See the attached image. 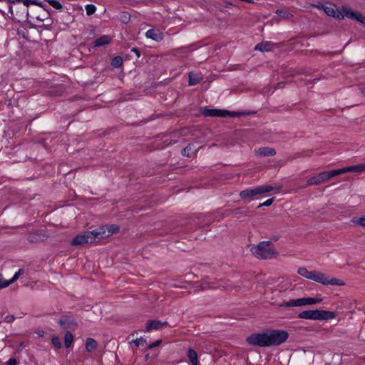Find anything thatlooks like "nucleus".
Here are the masks:
<instances>
[{"mask_svg": "<svg viewBox=\"0 0 365 365\" xmlns=\"http://www.w3.org/2000/svg\"><path fill=\"white\" fill-rule=\"evenodd\" d=\"M272 245L271 241H262L257 245H252L250 252L260 259L276 258L279 256V252L272 248Z\"/></svg>", "mask_w": 365, "mask_h": 365, "instance_id": "nucleus-1", "label": "nucleus"}, {"mask_svg": "<svg viewBox=\"0 0 365 365\" xmlns=\"http://www.w3.org/2000/svg\"><path fill=\"white\" fill-rule=\"evenodd\" d=\"M336 317V314L334 312L321 309L304 310L298 314L299 319L318 321L332 319Z\"/></svg>", "mask_w": 365, "mask_h": 365, "instance_id": "nucleus-2", "label": "nucleus"}, {"mask_svg": "<svg viewBox=\"0 0 365 365\" xmlns=\"http://www.w3.org/2000/svg\"><path fill=\"white\" fill-rule=\"evenodd\" d=\"M308 279L317 282L318 283H321L323 285H333V286H344L345 285V282L337 278L330 277L324 273L317 272V271H310L309 274Z\"/></svg>", "mask_w": 365, "mask_h": 365, "instance_id": "nucleus-3", "label": "nucleus"}, {"mask_svg": "<svg viewBox=\"0 0 365 365\" xmlns=\"http://www.w3.org/2000/svg\"><path fill=\"white\" fill-rule=\"evenodd\" d=\"M269 346H278L285 342L289 338V333L283 329H267Z\"/></svg>", "mask_w": 365, "mask_h": 365, "instance_id": "nucleus-4", "label": "nucleus"}, {"mask_svg": "<svg viewBox=\"0 0 365 365\" xmlns=\"http://www.w3.org/2000/svg\"><path fill=\"white\" fill-rule=\"evenodd\" d=\"M9 13L11 14L9 17L18 23H21L24 19H27L29 16V9L21 3L10 5Z\"/></svg>", "mask_w": 365, "mask_h": 365, "instance_id": "nucleus-5", "label": "nucleus"}, {"mask_svg": "<svg viewBox=\"0 0 365 365\" xmlns=\"http://www.w3.org/2000/svg\"><path fill=\"white\" fill-rule=\"evenodd\" d=\"M267 331L262 333H253L248 336L246 341L248 344L260 347H269Z\"/></svg>", "mask_w": 365, "mask_h": 365, "instance_id": "nucleus-6", "label": "nucleus"}, {"mask_svg": "<svg viewBox=\"0 0 365 365\" xmlns=\"http://www.w3.org/2000/svg\"><path fill=\"white\" fill-rule=\"evenodd\" d=\"M314 6L320 10H323L328 16L335 18L338 20L344 19V13L339 11L335 4H333V6H327L319 3L314 5Z\"/></svg>", "mask_w": 365, "mask_h": 365, "instance_id": "nucleus-7", "label": "nucleus"}, {"mask_svg": "<svg viewBox=\"0 0 365 365\" xmlns=\"http://www.w3.org/2000/svg\"><path fill=\"white\" fill-rule=\"evenodd\" d=\"M341 11L344 13V17L346 16L350 19L355 20L360 24L365 25V16L357 11H353L346 6H342Z\"/></svg>", "mask_w": 365, "mask_h": 365, "instance_id": "nucleus-8", "label": "nucleus"}, {"mask_svg": "<svg viewBox=\"0 0 365 365\" xmlns=\"http://www.w3.org/2000/svg\"><path fill=\"white\" fill-rule=\"evenodd\" d=\"M58 324L63 329L72 330H75L78 326L76 319L73 316L67 314L61 317Z\"/></svg>", "mask_w": 365, "mask_h": 365, "instance_id": "nucleus-9", "label": "nucleus"}, {"mask_svg": "<svg viewBox=\"0 0 365 365\" xmlns=\"http://www.w3.org/2000/svg\"><path fill=\"white\" fill-rule=\"evenodd\" d=\"M91 231H86L82 234L77 235L71 242L73 246H82L86 244L93 242L92 236L90 234Z\"/></svg>", "mask_w": 365, "mask_h": 365, "instance_id": "nucleus-10", "label": "nucleus"}, {"mask_svg": "<svg viewBox=\"0 0 365 365\" xmlns=\"http://www.w3.org/2000/svg\"><path fill=\"white\" fill-rule=\"evenodd\" d=\"M106 230H108L107 227L106 225H103L93 231H91L89 235L92 236L93 242H99L100 240L109 237Z\"/></svg>", "mask_w": 365, "mask_h": 365, "instance_id": "nucleus-11", "label": "nucleus"}, {"mask_svg": "<svg viewBox=\"0 0 365 365\" xmlns=\"http://www.w3.org/2000/svg\"><path fill=\"white\" fill-rule=\"evenodd\" d=\"M201 113L205 117L210 116L226 118L227 110L223 109L208 108L207 107H205L201 108Z\"/></svg>", "mask_w": 365, "mask_h": 365, "instance_id": "nucleus-12", "label": "nucleus"}, {"mask_svg": "<svg viewBox=\"0 0 365 365\" xmlns=\"http://www.w3.org/2000/svg\"><path fill=\"white\" fill-rule=\"evenodd\" d=\"M48 238V236L41 230L31 232L27 236V240L31 243L43 242Z\"/></svg>", "mask_w": 365, "mask_h": 365, "instance_id": "nucleus-13", "label": "nucleus"}, {"mask_svg": "<svg viewBox=\"0 0 365 365\" xmlns=\"http://www.w3.org/2000/svg\"><path fill=\"white\" fill-rule=\"evenodd\" d=\"M167 322H161L160 320H148L145 331L149 332L152 330H160L162 327L168 326Z\"/></svg>", "mask_w": 365, "mask_h": 365, "instance_id": "nucleus-14", "label": "nucleus"}, {"mask_svg": "<svg viewBox=\"0 0 365 365\" xmlns=\"http://www.w3.org/2000/svg\"><path fill=\"white\" fill-rule=\"evenodd\" d=\"M260 195L258 187L251 189H246L240 191L239 195L242 200L252 198L253 197Z\"/></svg>", "mask_w": 365, "mask_h": 365, "instance_id": "nucleus-15", "label": "nucleus"}, {"mask_svg": "<svg viewBox=\"0 0 365 365\" xmlns=\"http://www.w3.org/2000/svg\"><path fill=\"white\" fill-rule=\"evenodd\" d=\"M31 17L43 22L44 20L50 18V11H42L37 9H31Z\"/></svg>", "mask_w": 365, "mask_h": 365, "instance_id": "nucleus-16", "label": "nucleus"}, {"mask_svg": "<svg viewBox=\"0 0 365 365\" xmlns=\"http://www.w3.org/2000/svg\"><path fill=\"white\" fill-rule=\"evenodd\" d=\"M112 41V37L109 35H103L96 38L93 42V48L105 46L110 44Z\"/></svg>", "mask_w": 365, "mask_h": 365, "instance_id": "nucleus-17", "label": "nucleus"}, {"mask_svg": "<svg viewBox=\"0 0 365 365\" xmlns=\"http://www.w3.org/2000/svg\"><path fill=\"white\" fill-rule=\"evenodd\" d=\"M145 36L158 42L163 40V34L158 30L154 29L148 30L145 33Z\"/></svg>", "mask_w": 365, "mask_h": 365, "instance_id": "nucleus-18", "label": "nucleus"}, {"mask_svg": "<svg viewBox=\"0 0 365 365\" xmlns=\"http://www.w3.org/2000/svg\"><path fill=\"white\" fill-rule=\"evenodd\" d=\"M273 45L270 41H262L255 46V50L262 52L270 51L272 49Z\"/></svg>", "mask_w": 365, "mask_h": 365, "instance_id": "nucleus-19", "label": "nucleus"}, {"mask_svg": "<svg viewBox=\"0 0 365 365\" xmlns=\"http://www.w3.org/2000/svg\"><path fill=\"white\" fill-rule=\"evenodd\" d=\"M301 306H305L309 304H314L317 303H320L322 302V298L321 297H303L299 298Z\"/></svg>", "mask_w": 365, "mask_h": 365, "instance_id": "nucleus-20", "label": "nucleus"}, {"mask_svg": "<svg viewBox=\"0 0 365 365\" xmlns=\"http://www.w3.org/2000/svg\"><path fill=\"white\" fill-rule=\"evenodd\" d=\"M258 154L260 156H274L276 154L274 148L269 147H262L258 150Z\"/></svg>", "mask_w": 365, "mask_h": 365, "instance_id": "nucleus-21", "label": "nucleus"}, {"mask_svg": "<svg viewBox=\"0 0 365 365\" xmlns=\"http://www.w3.org/2000/svg\"><path fill=\"white\" fill-rule=\"evenodd\" d=\"M187 355L192 365H199V361L197 360V354L194 349H192V348H189L187 350Z\"/></svg>", "mask_w": 365, "mask_h": 365, "instance_id": "nucleus-22", "label": "nucleus"}, {"mask_svg": "<svg viewBox=\"0 0 365 365\" xmlns=\"http://www.w3.org/2000/svg\"><path fill=\"white\" fill-rule=\"evenodd\" d=\"M98 346L97 341L93 338H87L86 341V349L88 352H92Z\"/></svg>", "mask_w": 365, "mask_h": 365, "instance_id": "nucleus-23", "label": "nucleus"}, {"mask_svg": "<svg viewBox=\"0 0 365 365\" xmlns=\"http://www.w3.org/2000/svg\"><path fill=\"white\" fill-rule=\"evenodd\" d=\"M346 173L348 172H355V173H364L365 172V164L361 163L356 165L346 167Z\"/></svg>", "mask_w": 365, "mask_h": 365, "instance_id": "nucleus-24", "label": "nucleus"}, {"mask_svg": "<svg viewBox=\"0 0 365 365\" xmlns=\"http://www.w3.org/2000/svg\"><path fill=\"white\" fill-rule=\"evenodd\" d=\"M259 191L260 195L267 193L269 192H271L272 190H280L282 187L281 186H272V185H262L258 186Z\"/></svg>", "mask_w": 365, "mask_h": 365, "instance_id": "nucleus-25", "label": "nucleus"}, {"mask_svg": "<svg viewBox=\"0 0 365 365\" xmlns=\"http://www.w3.org/2000/svg\"><path fill=\"white\" fill-rule=\"evenodd\" d=\"M280 307H301V302L299 299H291L289 301H284L279 304Z\"/></svg>", "mask_w": 365, "mask_h": 365, "instance_id": "nucleus-26", "label": "nucleus"}, {"mask_svg": "<svg viewBox=\"0 0 365 365\" xmlns=\"http://www.w3.org/2000/svg\"><path fill=\"white\" fill-rule=\"evenodd\" d=\"M256 113L255 111H229L227 110V114H226L227 117H240L242 115H248L251 114Z\"/></svg>", "mask_w": 365, "mask_h": 365, "instance_id": "nucleus-27", "label": "nucleus"}, {"mask_svg": "<svg viewBox=\"0 0 365 365\" xmlns=\"http://www.w3.org/2000/svg\"><path fill=\"white\" fill-rule=\"evenodd\" d=\"M188 84L190 86H194L197 84L202 78L197 76V75L193 73L192 72H190L188 74Z\"/></svg>", "mask_w": 365, "mask_h": 365, "instance_id": "nucleus-28", "label": "nucleus"}, {"mask_svg": "<svg viewBox=\"0 0 365 365\" xmlns=\"http://www.w3.org/2000/svg\"><path fill=\"white\" fill-rule=\"evenodd\" d=\"M73 341V335L71 331H66L64 336V346L69 348Z\"/></svg>", "mask_w": 365, "mask_h": 365, "instance_id": "nucleus-29", "label": "nucleus"}, {"mask_svg": "<svg viewBox=\"0 0 365 365\" xmlns=\"http://www.w3.org/2000/svg\"><path fill=\"white\" fill-rule=\"evenodd\" d=\"M322 183L319 175H315L310 178L307 181L305 187L311 186V185H317Z\"/></svg>", "mask_w": 365, "mask_h": 365, "instance_id": "nucleus-30", "label": "nucleus"}, {"mask_svg": "<svg viewBox=\"0 0 365 365\" xmlns=\"http://www.w3.org/2000/svg\"><path fill=\"white\" fill-rule=\"evenodd\" d=\"M123 58L120 56H115L111 59L110 64L113 67L118 68L123 65Z\"/></svg>", "mask_w": 365, "mask_h": 365, "instance_id": "nucleus-31", "label": "nucleus"}, {"mask_svg": "<svg viewBox=\"0 0 365 365\" xmlns=\"http://www.w3.org/2000/svg\"><path fill=\"white\" fill-rule=\"evenodd\" d=\"M108 228V230L106 232L108 233L109 237L112 235L117 233L120 230V227L118 225L112 224L109 225H106Z\"/></svg>", "mask_w": 365, "mask_h": 365, "instance_id": "nucleus-32", "label": "nucleus"}, {"mask_svg": "<svg viewBox=\"0 0 365 365\" xmlns=\"http://www.w3.org/2000/svg\"><path fill=\"white\" fill-rule=\"evenodd\" d=\"M328 173V175H329V179L331 178H333V177H335L338 175H341V174H344L346 173V168H341V169H337V170H331V171H327Z\"/></svg>", "mask_w": 365, "mask_h": 365, "instance_id": "nucleus-33", "label": "nucleus"}, {"mask_svg": "<svg viewBox=\"0 0 365 365\" xmlns=\"http://www.w3.org/2000/svg\"><path fill=\"white\" fill-rule=\"evenodd\" d=\"M352 222L356 223L363 227H365V215L360 217H353L351 220Z\"/></svg>", "mask_w": 365, "mask_h": 365, "instance_id": "nucleus-34", "label": "nucleus"}, {"mask_svg": "<svg viewBox=\"0 0 365 365\" xmlns=\"http://www.w3.org/2000/svg\"><path fill=\"white\" fill-rule=\"evenodd\" d=\"M85 9L88 16L93 15L96 11V6L94 4H87L86 5Z\"/></svg>", "mask_w": 365, "mask_h": 365, "instance_id": "nucleus-35", "label": "nucleus"}, {"mask_svg": "<svg viewBox=\"0 0 365 365\" xmlns=\"http://www.w3.org/2000/svg\"><path fill=\"white\" fill-rule=\"evenodd\" d=\"M51 343L53 346L57 349H61L62 347L61 340L58 336L54 335L52 336Z\"/></svg>", "mask_w": 365, "mask_h": 365, "instance_id": "nucleus-36", "label": "nucleus"}, {"mask_svg": "<svg viewBox=\"0 0 365 365\" xmlns=\"http://www.w3.org/2000/svg\"><path fill=\"white\" fill-rule=\"evenodd\" d=\"M9 4L6 1V0H0V13L2 14H6L5 9H8L9 12Z\"/></svg>", "mask_w": 365, "mask_h": 365, "instance_id": "nucleus-37", "label": "nucleus"}, {"mask_svg": "<svg viewBox=\"0 0 365 365\" xmlns=\"http://www.w3.org/2000/svg\"><path fill=\"white\" fill-rule=\"evenodd\" d=\"M12 283H14V282H11V279L10 280L3 279V276L0 273V289L6 288V287H9L10 284H11Z\"/></svg>", "mask_w": 365, "mask_h": 365, "instance_id": "nucleus-38", "label": "nucleus"}, {"mask_svg": "<svg viewBox=\"0 0 365 365\" xmlns=\"http://www.w3.org/2000/svg\"><path fill=\"white\" fill-rule=\"evenodd\" d=\"M192 149V144H188L185 148L181 150V155L184 157H190V150Z\"/></svg>", "mask_w": 365, "mask_h": 365, "instance_id": "nucleus-39", "label": "nucleus"}, {"mask_svg": "<svg viewBox=\"0 0 365 365\" xmlns=\"http://www.w3.org/2000/svg\"><path fill=\"white\" fill-rule=\"evenodd\" d=\"M309 272H310V271H308V270H307V269L306 267H299V268L298 269V270H297V273H298L299 275H301V276H302V277H305V278H307V279H308V278H309V277H308V276H309Z\"/></svg>", "mask_w": 365, "mask_h": 365, "instance_id": "nucleus-40", "label": "nucleus"}, {"mask_svg": "<svg viewBox=\"0 0 365 365\" xmlns=\"http://www.w3.org/2000/svg\"><path fill=\"white\" fill-rule=\"evenodd\" d=\"M198 283H199V285L197 286V290H202H202L207 289H208L210 287L209 284H208V282L206 280H201Z\"/></svg>", "mask_w": 365, "mask_h": 365, "instance_id": "nucleus-41", "label": "nucleus"}, {"mask_svg": "<svg viewBox=\"0 0 365 365\" xmlns=\"http://www.w3.org/2000/svg\"><path fill=\"white\" fill-rule=\"evenodd\" d=\"M49 4L57 10H61L63 5L57 0H51Z\"/></svg>", "mask_w": 365, "mask_h": 365, "instance_id": "nucleus-42", "label": "nucleus"}, {"mask_svg": "<svg viewBox=\"0 0 365 365\" xmlns=\"http://www.w3.org/2000/svg\"><path fill=\"white\" fill-rule=\"evenodd\" d=\"M133 343L135 344V346H139L140 344H146V339L141 336L138 339H133Z\"/></svg>", "mask_w": 365, "mask_h": 365, "instance_id": "nucleus-43", "label": "nucleus"}, {"mask_svg": "<svg viewBox=\"0 0 365 365\" xmlns=\"http://www.w3.org/2000/svg\"><path fill=\"white\" fill-rule=\"evenodd\" d=\"M161 343H162V340L158 339V340L155 341L154 342L151 343L150 344H149L148 346L147 347V349H154V348L158 346L159 345H160Z\"/></svg>", "mask_w": 365, "mask_h": 365, "instance_id": "nucleus-44", "label": "nucleus"}, {"mask_svg": "<svg viewBox=\"0 0 365 365\" xmlns=\"http://www.w3.org/2000/svg\"><path fill=\"white\" fill-rule=\"evenodd\" d=\"M24 272V269H19V271L16 272L14 274V275L13 276V277L11 278V282H16L19 279L20 275L22 274Z\"/></svg>", "mask_w": 365, "mask_h": 365, "instance_id": "nucleus-45", "label": "nucleus"}, {"mask_svg": "<svg viewBox=\"0 0 365 365\" xmlns=\"http://www.w3.org/2000/svg\"><path fill=\"white\" fill-rule=\"evenodd\" d=\"M319 175L322 182H324V181L329 179L327 171L322 172V173H319Z\"/></svg>", "mask_w": 365, "mask_h": 365, "instance_id": "nucleus-46", "label": "nucleus"}, {"mask_svg": "<svg viewBox=\"0 0 365 365\" xmlns=\"http://www.w3.org/2000/svg\"><path fill=\"white\" fill-rule=\"evenodd\" d=\"M17 34L19 36H21L24 38H25L26 40H29V38L28 36V31L26 33L24 31H23L21 29H18Z\"/></svg>", "mask_w": 365, "mask_h": 365, "instance_id": "nucleus-47", "label": "nucleus"}, {"mask_svg": "<svg viewBox=\"0 0 365 365\" xmlns=\"http://www.w3.org/2000/svg\"><path fill=\"white\" fill-rule=\"evenodd\" d=\"M276 13L281 15L284 18H287L289 15V12H287L286 11H283V10H279V9L277 10Z\"/></svg>", "mask_w": 365, "mask_h": 365, "instance_id": "nucleus-48", "label": "nucleus"}, {"mask_svg": "<svg viewBox=\"0 0 365 365\" xmlns=\"http://www.w3.org/2000/svg\"><path fill=\"white\" fill-rule=\"evenodd\" d=\"M274 200H275V197H271V198L267 200L265 202H264L263 205L265 207H269L274 202Z\"/></svg>", "mask_w": 365, "mask_h": 365, "instance_id": "nucleus-49", "label": "nucleus"}, {"mask_svg": "<svg viewBox=\"0 0 365 365\" xmlns=\"http://www.w3.org/2000/svg\"><path fill=\"white\" fill-rule=\"evenodd\" d=\"M15 319V317L13 315V314H10V315H7L5 319H4V321L7 323H11L12 322H14Z\"/></svg>", "mask_w": 365, "mask_h": 365, "instance_id": "nucleus-50", "label": "nucleus"}, {"mask_svg": "<svg viewBox=\"0 0 365 365\" xmlns=\"http://www.w3.org/2000/svg\"><path fill=\"white\" fill-rule=\"evenodd\" d=\"M6 365H17V361L14 358H11L9 359V361L6 363Z\"/></svg>", "mask_w": 365, "mask_h": 365, "instance_id": "nucleus-51", "label": "nucleus"}, {"mask_svg": "<svg viewBox=\"0 0 365 365\" xmlns=\"http://www.w3.org/2000/svg\"><path fill=\"white\" fill-rule=\"evenodd\" d=\"M177 141L176 140H174V141H172L170 140H165L164 142H163V147H167L168 145H173V144H175Z\"/></svg>", "mask_w": 365, "mask_h": 365, "instance_id": "nucleus-52", "label": "nucleus"}, {"mask_svg": "<svg viewBox=\"0 0 365 365\" xmlns=\"http://www.w3.org/2000/svg\"><path fill=\"white\" fill-rule=\"evenodd\" d=\"M131 52H133L138 58L140 57L141 53L140 51L137 48H133L131 49Z\"/></svg>", "mask_w": 365, "mask_h": 365, "instance_id": "nucleus-53", "label": "nucleus"}, {"mask_svg": "<svg viewBox=\"0 0 365 365\" xmlns=\"http://www.w3.org/2000/svg\"><path fill=\"white\" fill-rule=\"evenodd\" d=\"M21 22H26L29 25V27L31 28V29H36V25L34 24L28 19H24V20H22Z\"/></svg>", "mask_w": 365, "mask_h": 365, "instance_id": "nucleus-54", "label": "nucleus"}, {"mask_svg": "<svg viewBox=\"0 0 365 365\" xmlns=\"http://www.w3.org/2000/svg\"><path fill=\"white\" fill-rule=\"evenodd\" d=\"M21 1L22 0H6V1L9 4V5H14V4H17L19 3H21Z\"/></svg>", "mask_w": 365, "mask_h": 365, "instance_id": "nucleus-55", "label": "nucleus"}, {"mask_svg": "<svg viewBox=\"0 0 365 365\" xmlns=\"http://www.w3.org/2000/svg\"><path fill=\"white\" fill-rule=\"evenodd\" d=\"M39 6V7H41V8H42V9H43V11H45V12L50 11V14H51V12H53V10L49 9L48 8V6H47L46 5L43 4V3H42V6Z\"/></svg>", "mask_w": 365, "mask_h": 365, "instance_id": "nucleus-56", "label": "nucleus"}, {"mask_svg": "<svg viewBox=\"0 0 365 365\" xmlns=\"http://www.w3.org/2000/svg\"><path fill=\"white\" fill-rule=\"evenodd\" d=\"M21 4L22 5H25L26 8L28 9V7L31 5V0H22Z\"/></svg>", "mask_w": 365, "mask_h": 365, "instance_id": "nucleus-57", "label": "nucleus"}, {"mask_svg": "<svg viewBox=\"0 0 365 365\" xmlns=\"http://www.w3.org/2000/svg\"><path fill=\"white\" fill-rule=\"evenodd\" d=\"M31 4L42 6V2L38 0H31Z\"/></svg>", "mask_w": 365, "mask_h": 365, "instance_id": "nucleus-58", "label": "nucleus"}, {"mask_svg": "<svg viewBox=\"0 0 365 365\" xmlns=\"http://www.w3.org/2000/svg\"><path fill=\"white\" fill-rule=\"evenodd\" d=\"M270 240L269 241H274V242H276L279 239V235H272L269 237Z\"/></svg>", "mask_w": 365, "mask_h": 365, "instance_id": "nucleus-59", "label": "nucleus"}, {"mask_svg": "<svg viewBox=\"0 0 365 365\" xmlns=\"http://www.w3.org/2000/svg\"><path fill=\"white\" fill-rule=\"evenodd\" d=\"M285 82H279L275 86L276 88H282L284 86Z\"/></svg>", "mask_w": 365, "mask_h": 365, "instance_id": "nucleus-60", "label": "nucleus"}, {"mask_svg": "<svg viewBox=\"0 0 365 365\" xmlns=\"http://www.w3.org/2000/svg\"><path fill=\"white\" fill-rule=\"evenodd\" d=\"M361 93L365 96V87L360 88Z\"/></svg>", "mask_w": 365, "mask_h": 365, "instance_id": "nucleus-61", "label": "nucleus"}, {"mask_svg": "<svg viewBox=\"0 0 365 365\" xmlns=\"http://www.w3.org/2000/svg\"><path fill=\"white\" fill-rule=\"evenodd\" d=\"M234 212H235V214H239V213H240V209H239V208L235 209V210H234Z\"/></svg>", "mask_w": 365, "mask_h": 365, "instance_id": "nucleus-62", "label": "nucleus"}, {"mask_svg": "<svg viewBox=\"0 0 365 365\" xmlns=\"http://www.w3.org/2000/svg\"><path fill=\"white\" fill-rule=\"evenodd\" d=\"M264 205H263V203H261V204H259V205L257 206V208L259 209V208H261V207H264Z\"/></svg>", "mask_w": 365, "mask_h": 365, "instance_id": "nucleus-63", "label": "nucleus"}, {"mask_svg": "<svg viewBox=\"0 0 365 365\" xmlns=\"http://www.w3.org/2000/svg\"><path fill=\"white\" fill-rule=\"evenodd\" d=\"M211 222H212V220H208V222H206V225L210 224Z\"/></svg>", "mask_w": 365, "mask_h": 365, "instance_id": "nucleus-64", "label": "nucleus"}]
</instances>
